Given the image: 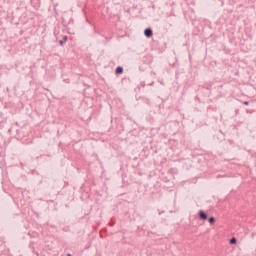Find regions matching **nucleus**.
<instances>
[{"label": "nucleus", "mask_w": 256, "mask_h": 256, "mask_svg": "<svg viewBox=\"0 0 256 256\" xmlns=\"http://www.w3.org/2000/svg\"><path fill=\"white\" fill-rule=\"evenodd\" d=\"M67 256H71V254H67Z\"/></svg>", "instance_id": "nucleus-7"}, {"label": "nucleus", "mask_w": 256, "mask_h": 256, "mask_svg": "<svg viewBox=\"0 0 256 256\" xmlns=\"http://www.w3.org/2000/svg\"><path fill=\"white\" fill-rule=\"evenodd\" d=\"M230 243H231V245H235V243H237V239L232 238V239L230 240Z\"/></svg>", "instance_id": "nucleus-5"}, {"label": "nucleus", "mask_w": 256, "mask_h": 256, "mask_svg": "<svg viewBox=\"0 0 256 256\" xmlns=\"http://www.w3.org/2000/svg\"><path fill=\"white\" fill-rule=\"evenodd\" d=\"M208 221H209L210 225H213L215 223V218L210 217Z\"/></svg>", "instance_id": "nucleus-4"}, {"label": "nucleus", "mask_w": 256, "mask_h": 256, "mask_svg": "<svg viewBox=\"0 0 256 256\" xmlns=\"http://www.w3.org/2000/svg\"><path fill=\"white\" fill-rule=\"evenodd\" d=\"M244 105H249V102H244Z\"/></svg>", "instance_id": "nucleus-6"}, {"label": "nucleus", "mask_w": 256, "mask_h": 256, "mask_svg": "<svg viewBox=\"0 0 256 256\" xmlns=\"http://www.w3.org/2000/svg\"><path fill=\"white\" fill-rule=\"evenodd\" d=\"M198 215H199L200 219H202L203 221H206L207 214H205V212L203 210H200Z\"/></svg>", "instance_id": "nucleus-1"}, {"label": "nucleus", "mask_w": 256, "mask_h": 256, "mask_svg": "<svg viewBox=\"0 0 256 256\" xmlns=\"http://www.w3.org/2000/svg\"><path fill=\"white\" fill-rule=\"evenodd\" d=\"M144 35L146 37H152L153 36V30L147 28L145 31H144Z\"/></svg>", "instance_id": "nucleus-2"}, {"label": "nucleus", "mask_w": 256, "mask_h": 256, "mask_svg": "<svg viewBox=\"0 0 256 256\" xmlns=\"http://www.w3.org/2000/svg\"><path fill=\"white\" fill-rule=\"evenodd\" d=\"M121 73H123V68L122 67H117L116 68V74L121 75Z\"/></svg>", "instance_id": "nucleus-3"}]
</instances>
